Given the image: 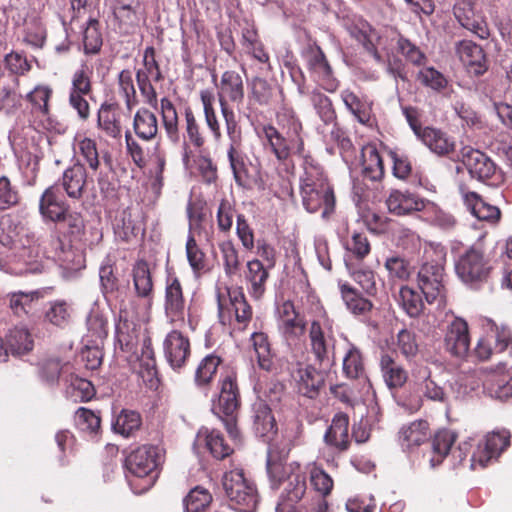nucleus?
Masks as SVG:
<instances>
[{
  "instance_id": "37",
  "label": "nucleus",
  "mask_w": 512,
  "mask_h": 512,
  "mask_svg": "<svg viewBox=\"0 0 512 512\" xmlns=\"http://www.w3.org/2000/svg\"><path fill=\"white\" fill-rule=\"evenodd\" d=\"M160 108L167 137L172 143L176 144L180 141L177 110L172 101L166 97L161 99Z\"/></svg>"
},
{
  "instance_id": "55",
  "label": "nucleus",
  "mask_w": 512,
  "mask_h": 512,
  "mask_svg": "<svg viewBox=\"0 0 512 512\" xmlns=\"http://www.w3.org/2000/svg\"><path fill=\"white\" fill-rule=\"evenodd\" d=\"M75 424L83 432L97 434L101 427V418L94 411L80 407L75 412Z\"/></svg>"
},
{
  "instance_id": "13",
  "label": "nucleus",
  "mask_w": 512,
  "mask_h": 512,
  "mask_svg": "<svg viewBox=\"0 0 512 512\" xmlns=\"http://www.w3.org/2000/svg\"><path fill=\"white\" fill-rule=\"evenodd\" d=\"M164 311L170 322L184 321L186 300L183 287L176 276H168L165 285Z\"/></svg>"
},
{
  "instance_id": "29",
  "label": "nucleus",
  "mask_w": 512,
  "mask_h": 512,
  "mask_svg": "<svg viewBox=\"0 0 512 512\" xmlns=\"http://www.w3.org/2000/svg\"><path fill=\"white\" fill-rule=\"evenodd\" d=\"M246 267L245 279L250 283V294L255 299H259L265 293L269 272L258 259L248 261Z\"/></svg>"
},
{
  "instance_id": "43",
  "label": "nucleus",
  "mask_w": 512,
  "mask_h": 512,
  "mask_svg": "<svg viewBox=\"0 0 512 512\" xmlns=\"http://www.w3.org/2000/svg\"><path fill=\"white\" fill-rule=\"evenodd\" d=\"M141 425L142 418L138 412L122 410L113 423V429L124 437H130L140 429Z\"/></svg>"
},
{
  "instance_id": "3",
  "label": "nucleus",
  "mask_w": 512,
  "mask_h": 512,
  "mask_svg": "<svg viewBox=\"0 0 512 512\" xmlns=\"http://www.w3.org/2000/svg\"><path fill=\"white\" fill-rule=\"evenodd\" d=\"M307 303L310 307L306 309L303 316L286 319L279 323V329L287 340H294L303 335L306 330V324L311 322L310 339L313 352L317 359H320V324L317 318L320 312V303L315 292H307Z\"/></svg>"
},
{
  "instance_id": "40",
  "label": "nucleus",
  "mask_w": 512,
  "mask_h": 512,
  "mask_svg": "<svg viewBox=\"0 0 512 512\" xmlns=\"http://www.w3.org/2000/svg\"><path fill=\"white\" fill-rule=\"evenodd\" d=\"M4 348L8 354L10 352L12 355L20 356L32 350L33 340L27 330L16 329L7 336Z\"/></svg>"
},
{
  "instance_id": "18",
  "label": "nucleus",
  "mask_w": 512,
  "mask_h": 512,
  "mask_svg": "<svg viewBox=\"0 0 512 512\" xmlns=\"http://www.w3.org/2000/svg\"><path fill=\"white\" fill-rule=\"evenodd\" d=\"M456 52L461 62L470 73L481 75L487 70V61L481 46L470 40H462L456 44Z\"/></svg>"
},
{
  "instance_id": "6",
  "label": "nucleus",
  "mask_w": 512,
  "mask_h": 512,
  "mask_svg": "<svg viewBox=\"0 0 512 512\" xmlns=\"http://www.w3.org/2000/svg\"><path fill=\"white\" fill-rule=\"evenodd\" d=\"M217 87V96L221 108V114L224 118L226 131H235V126H239L236 116L229 103L240 105L243 103L245 89L243 77L234 70L225 71Z\"/></svg>"
},
{
  "instance_id": "60",
  "label": "nucleus",
  "mask_w": 512,
  "mask_h": 512,
  "mask_svg": "<svg viewBox=\"0 0 512 512\" xmlns=\"http://www.w3.org/2000/svg\"><path fill=\"white\" fill-rule=\"evenodd\" d=\"M20 201L19 191L6 176L0 177V212L16 206Z\"/></svg>"
},
{
  "instance_id": "27",
  "label": "nucleus",
  "mask_w": 512,
  "mask_h": 512,
  "mask_svg": "<svg viewBox=\"0 0 512 512\" xmlns=\"http://www.w3.org/2000/svg\"><path fill=\"white\" fill-rule=\"evenodd\" d=\"M430 437L429 424L425 420H416L400 430V441L404 449L412 448L426 442Z\"/></svg>"
},
{
  "instance_id": "36",
  "label": "nucleus",
  "mask_w": 512,
  "mask_h": 512,
  "mask_svg": "<svg viewBox=\"0 0 512 512\" xmlns=\"http://www.w3.org/2000/svg\"><path fill=\"white\" fill-rule=\"evenodd\" d=\"M343 373L347 378L358 379L369 384L361 352L355 346H351L343 358Z\"/></svg>"
},
{
  "instance_id": "41",
  "label": "nucleus",
  "mask_w": 512,
  "mask_h": 512,
  "mask_svg": "<svg viewBox=\"0 0 512 512\" xmlns=\"http://www.w3.org/2000/svg\"><path fill=\"white\" fill-rule=\"evenodd\" d=\"M340 291L347 308L353 314L365 315L372 309L371 301L362 297L353 287L342 284Z\"/></svg>"
},
{
  "instance_id": "20",
  "label": "nucleus",
  "mask_w": 512,
  "mask_h": 512,
  "mask_svg": "<svg viewBox=\"0 0 512 512\" xmlns=\"http://www.w3.org/2000/svg\"><path fill=\"white\" fill-rule=\"evenodd\" d=\"M454 15L460 25L471 31L480 39H487L490 35L486 22L476 15L470 0L457 3L454 7Z\"/></svg>"
},
{
  "instance_id": "44",
  "label": "nucleus",
  "mask_w": 512,
  "mask_h": 512,
  "mask_svg": "<svg viewBox=\"0 0 512 512\" xmlns=\"http://www.w3.org/2000/svg\"><path fill=\"white\" fill-rule=\"evenodd\" d=\"M185 118V133L184 140L189 143L197 150H200L205 144V137L201 132L200 125L196 119V116L190 106H186L184 109Z\"/></svg>"
},
{
  "instance_id": "22",
  "label": "nucleus",
  "mask_w": 512,
  "mask_h": 512,
  "mask_svg": "<svg viewBox=\"0 0 512 512\" xmlns=\"http://www.w3.org/2000/svg\"><path fill=\"white\" fill-rule=\"evenodd\" d=\"M131 276L136 296L151 301L154 296V283L148 262L144 259L137 260L132 266Z\"/></svg>"
},
{
  "instance_id": "30",
  "label": "nucleus",
  "mask_w": 512,
  "mask_h": 512,
  "mask_svg": "<svg viewBox=\"0 0 512 512\" xmlns=\"http://www.w3.org/2000/svg\"><path fill=\"white\" fill-rule=\"evenodd\" d=\"M65 394L68 399L77 402H87L95 395V389L92 383L77 375L70 374L65 378Z\"/></svg>"
},
{
  "instance_id": "33",
  "label": "nucleus",
  "mask_w": 512,
  "mask_h": 512,
  "mask_svg": "<svg viewBox=\"0 0 512 512\" xmlns=\"http://www.w3.org/2000/svg\"><path fill=\"white\" fill-rule=\"evenodd\" d=\"M82 43L86 55H96L101 51L103 37L98 19L89 18L82 32Z\"/></svg>"
},
{
  "instance_id": "46",
  "label": "nucleus",
  "mask_w": 512,
  "mask_h": 512,
  "mask_svg": "<svg viewBox=\"0 0 512 512\" xmlns=\"http://www.w3.org/2000/svg\"><path fill=\"white\" fill-rule=\"evenodd\" d=\"M221 362V357L215 354L205 356L197 366L195 383L198 386L208 385L213 380Z\"/></svg>"
},
{
  "instance_id": "35",
  "label": "nucleus",
  "mask_w": 512,
  "mask_h": 512,
  "mask_svg": "<svg viewBox=\"0 0 512 512\" xmlns=\"http://www.w3.org/2000/svg\"><path fill=\"white\" fill-rule=\"evenodd\" d=\"M23 96L19 92V78L9 76L7 83L0 86V108L6 111L18 109L22 105Z\"/></svg>"
},
{
  "instance_id": "21",
  "label": "nucleus",
  "mask_w": 512,
  "mask_h": 512,
  "mask_svg": "<svg viewBox=\"0 0 512 512\" xmlns=\"http://www.w3.org/2000/svg\"><path fill=\"white\" fill-rule=\"evenodd\" d=\"M39 211L44 218L58 223L69 211L68 205L59 199L56 185L48 187L42 194L39 202Z\"/></svg>"
},
{
  "instance_id": "47",
  "label": "nucleus",
  "mask_w": 512,
  "mask_h": 512,
  "mask_svg": "<svg viewBox=\"0 0 512 512\" xmlns=\"http://www.w3.org/2000/svg\"><path fill=\"white\" fill-rule=\"evenodd\" d=\"M200 99L203 105L205 122L215 140H220L222 137L220 124L214 109V95L207 90L201 91Z\"/></svg>"
},
{
  "instance_id": "28",
  "label": "nucleus",
  "mask_w": 512,
  "mask_h": 512,
  "mask_svg": "<svg viewBox=\"0 0 512 512\" xmlns=\"http://www.w3.org/2000/svg\"><path fill=\"white\" fill-rule=\"evenodd\" d=\"M380 369L384 382L389 389H398L407 381V372L389 354L381 355Z\"/></svg>"
},
{
  "instance_id": "32",
  "label": "nucleus",
  "mask_w": 512,
  "mask_h": 512,
  "mask_svg": "<svg viewBox=\"0 0 512 512\" xmlns=\"http://www.w3.org/2000/svg\"><path fill=\"white\" fill-rule=\"evenodd\" d=\"M335 114L331 108V101L328 97H322V120L325 121V126H331L329 138L335 142L341 150H348L351 147V141L346 137L344 131L340 129L335 123H332Z\"/></svg>"
},
{
  "instance_id": "8",
  "label": "nucleus",
  "mask_w": 512,
  "mask_h": 512,
  "mask_svg": "<svg viewBox=\"0 0 512 512\" xmlns=\"http://www.w3.org/2000/svg\"><path fill=\"white\" fill-rule=\"evenodd\" d=\"M444 255L439 254L436 260H426L417 274V285L428 303L442 299L445 295Z\"/></svg>"
},
{
  "instance_id": "2",
  "label": "nucleus",
  "mask_w": 512,
  "mask_h": 512,
  "mask_svg": "<svg viewBox=\"0 0 512 512\" xmlns=\"http://www.w3.org/2000/svg\"><path fill=\"white\" fill-rule=\"evenodd\" d=\"M218 388V401L213 407V412L224 423L230 438L237 441L240 439L237 421L241 407V394L237 372L234 369L224 370L220 375Z\"/></svg>"
},
{
  "instance_id": "39",
  "label": "nucleus",
  "mask_w": 512,
  "mask_h": 512,
  "mask_svg": "<svg viewBox=\"0 0 512 512\" xmlns=\"http://www.w3.org/2000/svg\"><path fill=\"white\" fill-rule=\"evenodd\" d=\"M299 373V393L309 399H316L320 393V372L315 367L308 365Z\"/></svg>"
},
{
  "instance_id": "26",
  "label": "nucleus",
  "mask_w": 512,
  "mask_h": 512,
  "mask_svg": "<svg viewBox=\"0 0 512 512\" xmlns=\"http://www.w3.org/2000/svg\"><path fill=\"white\" fill-rule=\"evenodd\" d=\"M133 130L138 138L151 141L158 134V120L156 115L147 108H140L133 117Z\"/></svg>"
},
{
  "instance_id": "16",
  "label": "nucleus",
  "mask_w": 512,
  "mask_h": 512,
  "mask_svg": "<svg viewBox=\"0 0 512 512\" xmlns=\"http://www.w3.org/2000/svg\"><path fill=\"white\" fill-rule=\"evenodd\" d=\"M446 350L456 357L467 355L470 347L468 324L461 318H455L448 326L445 335Z\"/></svg>"
},
{
  "instance_id": "19",
  "label": "nucleus",
  "mask_w": 512,
  "mask_h": 512,
  "mask_svg": "<svg viewBox=\"0 0 512 512\" xmlns=\"http://www.w3.org/2000/svg\"><path fill=\"white\" fill-rule=\"evenodd\" d=\"M97 126L111 138L121 137V108L118 103L106 101L100 105L97 113Z\"/></svg>"
},
{
  "instance_id": "5",
  "label": "nucleus",
  "mask_w": 512,
  "mask_h": 512,
  "mask_svg": "<svg viewBox=\"0 0 512 512\" xmlns=\"http://www.w3.org/2000/svg\"><path fill=\"white\" fill-rule=\"evenodd\" d=\"M222 485L231 508L239 512H255L259 503L257 489L244 477L242 471L226 472Z\"/></svg>"
},
{
  "instance_id": "10",
  "label": "nucleus",
  "mask_w": 512,
  "mask_h": 512,
  "mask_svg": "<svg viewBox=\"0 0 512 512\" xmlns=\"http://www.w3.org/2000/svg\"><path fill=\"white\" fill-rule=\"evenodd\" d=\"M511 343L512 336L508 327L491 323L490 330L479 339L475 354L480 360H487L493 353L505 351Z\"/></svg>"
},
{
  "instance_id": "48",
  "label": "nucleus",
  "mask_w": 512,
  "mask_h": 512,
  "mask_svg": "<svg viewBox=\"0 0 512 512\" xmlns=\"http://www.w3.org/2000/svg\"><path fill=\"white\" fill-rule=\"evenodd\" d=\"M419 376L423 379L421 392L425 398L442 404L448 403L447 393L441 386L430 378V371L426 367L419 370Z\"/></svg>"
},
{
  "instance_id": "17",
  "label": "nucleus",
  "mask_w": 512,
  "mask_h": 512,
  "mask_svg": "<svg viewBox=\"0 0 512 512\" xmlns=\"http://www.w3.org/2000/svg\"><path fill=\"white\" fill-rule=\"evenodd\" d=\"M386 205L390 213L403 216L422 211L426 202L409 191L393 190L386 200Z\"/></svg>"
},
{
  "instance_id": "56",
  "label": "nucleus",
  "mask_w": 512,
  "mask_h": 512,
  "mask_svg": "<svg viewBox=\"0 0 512 512\" xmlns=\"http://www.w3.org/2000/svg\"><path fill=\"white\" fill-rule=\"evenodd\" d=\"M119 91L125 99L126 108L131 111L138 104L136 90L133 83L132 72L129 69L122 70L118 75Z\"/></svg>"
},
{
  "instance_id": "7",
  "label": "nucleus",
  "mask_w": 512,
  "mask_h": 512,
  "mask_svg": "<svg viewBox=\"0 0 512 512\" xmlns=\"http://www.w3.org/2000/svg\"><path fill=\"white\" fill-rule=\"evenodd\" d=\"M490 270L489 259L476 247L466 250L455 263L457 276L466 284L474 285L486 281Z\"/></svg>"
},
{
  "instance_id": "63",
  "label": "nucleus",
  "mask_w": 512,
  "mask_h": 512,
  "mask_svg": "<svg viewBox=\"0 0 512 512\" xmlns=\"http://www.w3.org/2000/svg\"><path fill=\"white\" fill-rule=\"evenodd\" d=\"M100 344L87 339L84 348L80 352L81 360L89 370H96L102 364L103 352Z\"/></svg>"
},
{
  "instance_id": "38",
  "label": "nucleus",
  "mask_w": 512,
  "mask_h": 512,
  "mask_svg": "<svg viewBox=\"0 0 512 512\" xmlns=\"http://www.w3.org/2000/svg\"><path fill=\"white\" fill-rule=\"evenodd\" d=\"M254 429L258 436L269 442V445L275 442L272 440L273 435H275L277 431L276 421L271 410L266 405H263L257 410L254 420Z\"/></svg>"
},
{
  "instance_id": "62",
  "label": "nucleus",
  "mask_w": 512,
  "mask_h": 512,
  "mask_svg": "<svg viewBox=\"0 0 512 512\" xmlns=\"http://www.w3.org/2000/svg\"><path fill=\"white\" fill-rule=\"evenodd\" d=\"M417 80L426 87L441 91L447 86L445 76L433 67H424L417 74Z\"/></svg>"
},
{
  "instance_id": "15",
  "label": "nucleus",
  "mask_w": 512,
  "mask_h": 512,
  "mask_svg": "<svg viewBox=\"0 0 512 512\" xmlns=\"http://www.w3.org/2000/svg\"><path fill=\"white\" fill-rule=\"evenodd\" d=\"M509 438L510 435L506 431L487 434L483 446L479 445L477 454L471 457V469H475L476 462L486 467L492 458L499 456L509 446Z\"/></svg>"
},
{
  "instance_id": "53",
  "label": "nucleus",
  "mask_w": 512,
  "mask_h": 512,
  "mask_svg": "<svg viewBox=\"0 0 512 512\" xmlns=\"http://www.w3.org/2000/svg\"><path fill=\"white\" fill-rule=\"evenodd\" d=\"M401 306L410 317L419 316L424 308V303L418 292L408 286L401 287L399 291Z\"/></svg>"
},
{
  "instance_id": "23",
  "label": "nucleus",
  "mask_w": 512,
  "mask_h": 512,
  "mask_svg": "<svg viewBox=\"0 0 512 512\" xmlns=\"http://www.w3.org/2000/svg\"><path fill=\"white\" fill-rule=\"evenodd\" d=\"M87 182V172L82 164H74L68 167L62 176L61 185L67 196L72 199H80Z\"/></svg>"
},
{
  "instance_id": "54",
  "label": "nucleus",
  "mask_w": 512,
  "mask_h": 512,
  "mask_svg": "<svg viewBox=\"0 0 512 512\" xmlns=\"http://www.w3.org/2000/svg\"><path fill=\"white\" fill-rule=\"evenodd\" d=\"M222 255L223 267L228 277L235 276L240 271V259L238 251L231 241H224L219 244Z\"/></svg>"
},
{
  "instance_id": "50",
  "label": "nucleus",
  "mask_w": 512,
  "mask_h": 512,
  "mask_svg": "<svg viewBox=\"0 0 512 512\" xmlns=\"http://www.w3.org/2000/svg\"><path fill=\"white\" fill-rule=\"evenodd\" d=\"M263 134L272 152L278 160H286L290 155V149L286 138L273 126H265Z\"/></svg>"
},
{
  "instance_id": "45",
  "label": "nucleus",
  "mask_w": 512,
  "mask_h": 512,
  "mask_svg": "<svg viewBox=\"0 0 512 512\" xmlns=\"http://www.w3.org/2000/svg\"><path fill=\"white\" fill-rule=\"evenodd\" d=\"M211 493L202 486L192 488L183 499L184 512H201L212 502Z\"/></svg>"
},
{
  "instance_id": "12",
  "label": "nucleus",
  "mask_w": 512,
  "mask_h": 512,
  "mask_svg": "<svg viewBox=\"0 0 512 512\" xmlns=\"http://www.w3.org/2000/svg\"><path fill=\"white\" fill-rule=\"evenodd\" d=\"M164 356L170 367L179 371L182 369L191 354L190 340L178 330L167 334L163 342Z\"/></svg>"
},
{
  "instance_id": "51",
  "label": "nucleus",
  "mask_w": 512,
  "mask_h": 512,
  "mask_svg": "<svg viewBox=\"0 0 512 512\" xmlns=\"http://www.w3.org/2000/svg\"><path fill=\"white\" fill-rule=\"evenodd\" d=\"M251 341L253 343L260 368L266 371L271 370L273 361L267 335L262 332H254L251 336Z\"/></svg>"
},
{
  "instance_id": "11",
  "label": "nucleus",
  "mask_w": 512,
  "mask_h": 512,
  "mask_svg": "<svg viewBox=\"0 0 512 512\" xmlns=\"http://www.w3.org/2000/svg\"><path fill=\"white\" fill-rule=\"evenodd\" d=\"M462 162L471 178L480 182H487L497 177V166L485 153L465 147L462 150Z\"/></svg>"
},
{
  "instance_id": "34",
  "label": "nucleus",
  "mask_w": 512,
  "mask_h": 512,
  "mask_svg": "<svg viewBox=\"0 0 512 512\" xmlns=\"http://www.w3.org/2000/svg\"><path fill=\"white\" fill-rule=\"evenodd\" d=\"M363 174L372 181H378L384 176V166L381 156L374 145H367L362 150Z\"/></svg>"
},
{
  "instance_id": "25",
  "label": "nucleus",
  "mask_w": 512,
  "mask_h": 512,
  "mask_svg": "<svg viewBox=\"0 0 512 512\" xmlns=\"http://www.w3.org/2000/svg\"><path fill=\"white\" fill-rule=\"evenodd\" d=\"M419 139L439 156H447L455 149V141L439 129L424 127Z\"/></svg>"
},
{
  "instance_id": "49",
  "label": "nucleus",
  "mask_w": 512,
  "mask_h": 512,
  "mask_svg": "<svg viewBox=\"0 0 512 512\" xmlns=\"http://www.w3.org/2000/svg\"><path fill=\"white\" fill-rule=\"evenodd\" d=\"M230 304L238 323L247 324L252 317V309L241 288L228 289Z\"/></svg>"
},
{
  "instance_id": "14",
  "label": "nucleus",
  "mask_w": 512,
  "mask_h": 512,
  "mask_svg": "<svg viewBox=\"0 0 512 512\" xmlns=\"http://www.w3.org/2000/svg\"><path fill=\"white\" fill-rule=\"evenodd\" d=\"M227 135L230 139L227 154L234 179L239 186L245 187L249 184L251 176L246 158L239 149L242 137L241 127L235 126V131L230 130V132H227Z\"/></svg>"
},
{
  "instance_id": "52",
  "label": "nucleus",
  "mask_w": 512,
  "mask_h": 512,
  "mask_svg": "<svg viewBox=\"0 0 512 512\" xmlns=\"http://www.w3.org/2000/svg\"><path fill=\"white\" fill-rule=\"evenodd\" d=\"M71 317V311L68 303L64 300H56L49 303V308L44 314V318L47 322L58 326H66Z\"/></svg>"
},
{
  "instance_id": "9",
  "label": "nucleus",
  "mask_w": 512,
  "mask_h": 512,
  "mask_svg": "<svg viewBox=\"0 0 512 512\" xmlns=\"http://www.w3.org/2000/svg\"><path fill=\"white\" fill-rule=\"evenodd\" d=\"M51 292V287H44L29 292H11L8 294L9 308L19 318L35 320L39 317V300L49 296Z\"/></svg>"
},
{
  "instance_id": "1",
  "label": "nucleus",
  "mask_w": 512,
  "mask_h": 512,
  "mask_svg": "<svg viewBox=\"0 0 512 512\" xmlns=\"http://www.w3.org/2000/svg\"><path fill=\"white\" fill-rule=\"evenodd\" d=\"M292 448L290 439H281L268 446L266 469L273 489L286 483L283 493L294 501H299L306 490L305 477L299 472L296 462L287 463Z\"/></svg>"
},
{
  "instance_id": "58",
  "label": "nucleus",
  "mask_w": 512,
  "mask_h": 512,
  "mask_svg": "<svg viewBox=\"0 0 512 512\" xmlns=\"http://www.w3.org/2000/svg\"><path fill=\"white\" fill-rule=\"evenodd\" d=\"M206 447L212 456L219 460L228 457L233 452V449L225 442L223 435L217 430H212L207 434Z\"/></svg>"
},
{
  "instance_id": "31",
  "label": "nucleus",
  "mask_w": 512,
  "mask_h": 512,
  "mask_svg": "<svg viewBox=\"0 0 512 512\" xmlns=\"http://www.w3.org/2000/svg\"><path fill=\"white\" fill-rule=\"evenodd\" d=\"M327 444L345 450L348 445V417L345 414L334 416L332 423L324 435Z\"/></svg>"
},
{
  "instance_id": "42",
  "label": "nucleus",
  "mask_w": 512,
  "mask_h": 512,
  "mask_svg": "<svg viewBox=\"0 0 512 512\" xmlns=\"http://www.w3.org/2000/svg\"><path fill=\"white\" fill-rule=\"evenodd\" d=\"M489 394L499 400L512 396V371L500 375H492L485 383Z\"/></svg>"
},
{
  "instance_id": "64",
  "label": "nucleus",
  "mask_w": 512,
  "mask_h": 512,
  "mask_svg": "<svg viewBox=\"0 0 512 512\" xmlns=\"http://www.w3.org/2000/svg\"><path fill=\"white\" fill-rule=\"evenodd\" d=\"M65 227V232L71 240H80L85 231V223L82 215L78 212L68 211L60 222Z\"/></svg>"
},
{
  "instance_id": "4",
  "label": "nucleus",
  "mask_w": 512,
  "mask_h": 512,
  "mask_svg": "<svg viewBox=\"0 0 512 512\" xmlns=\"http://www.w3.org/2000/svg\"><path fill=\"white\" fill-rule=\"evenodd\" d=\"M164 462V450L156 445H142L125 459V468L133 477L145 479L142 490L151 488L157 478V470Z\"/></svg>"
},
{
  "instance_id": "59",
  "label": "nucleus",
  "mask_w": 512,
  "mask_h": 512,
  "mask_svg": "<svg viewBox=\"0 0 512 512\" xmlns=\"http://www.w3.org/2000/svg\"><path fill=\"white\" fill-rule=\"evenodd\" d=\"M87 327L91 342L102 343L107 337V320L98 312H92L87 317Z\"/></svg>"
},
{
  "instance_id": "61",
  "label": "nucleus",
  "mask_w": 512,
  "mask_h": 512,
  "mask_svg": "<svg viewBox=\"0 0 512 512\" xmlns=\"http://www.w3.org/2000/svg\"><path fill=\"white\" fill-rule=\"evenodd\" d=\"M301 195L303 205L308 212L315 213L320 209V191L312 179H306L301 187Z\"/></svg>"
},
{
  "instance_id": "57",
  "label": "nucleus",
  "mask_w": 512,
  "mask_h": 512,
  "mask_svg": "<svg viewBox=\"0 0 512 512\" xmlns=\"http://www.w3.org/2000/svg\"><path fill=\"white\" fill-rule=\"evenodd\" d=\"M384 267L388 272L389 278L391 279L406 280L409 278L411 273L409 262L399 255H392L387 257L384 263Z\"/></svg>"
},
{
  "instance_id": "24",
  "label": "nucleus",
  "mask_w": 512,
  "mask_h": 512,
  "mask_svg": "<svg viewBox=\"0 0 512 512\" xmlns=\"http://www.w3.org/2000/svg\"><path fill=\"white\" fill-rule=\"evenodd\" d=\"M456 439L457 434L448 429L440 430L435 434L430 444L431 450L427 454L428 461L432 468L442 463Z\"/></svg>"
}]
</instances>
